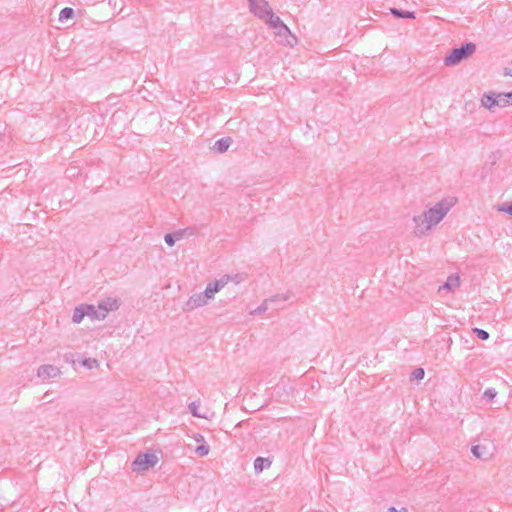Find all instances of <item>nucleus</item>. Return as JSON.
<instances>
[{
  "mask_svg": "<svg viewBox=\"0 0 512 512\" xmlns=\"http://www.w3.org/2000/svg\"><path fill=\"white\" fill-rule=\"evenodd\" d=\"M289 299V296L288 295H285V294H281V295H274L270 298H268L267 300H269V302H274V301H287Z\"/></svg>",
  "mask_w": 512,
  "mask_h": 512,
  "instance_id": "obj_32",
  "label": "nucleus"
},
{
  "mask_svg": "<svg viewBox=\"0 0 512 512\" xmlns=\"http://www.w3.org/2000/svg\"><path fill=\"white\" fill-rule=\"evenodd\" d=\"M222 277H228L229 278V283L233 282L236 285L245 280L244 274H240V273H237L235 275H227L226 274V275H223Z\"/></svg>",
  "mask_w": 512,
  "mask_h": 512,
  "instance_id": "obj_23",
  "label": "nucleus"
},
{
  "mask_svg": "<svg viewBox=\"0 0 512 512\" xmlns=\"http://www.w3.org/2000/svg\"><path fill=\"white\" fill-rule=\"evenodd\" d=\"M271 466V461L268 458L257 457L254 460V470L256 473L262 472L265 468Z\"/></svg>",
  "mask_w": 512,
  "mask_h": 512,
  "instance_id": "obj_14",
  "label": "nucleus"
},
{
  "mask_svg": "<svg viewBox=\"0 0 512 512\" xmlns=\"http://www.w3.org/2000/svg\"><path fill=\"white\" fill-rule=\"evenodd\" d=\"M207 304V301L204 299L201 293L193 294L189 297V299L185 302L183 306V310L185 312L193 311L196 308L202 307Z\"/></svg>",
  "mask_w": 512,
  "mask_h": 512,
  "instance_id": "obj_5",
  "label": "nucleus"
},
{
  "mask_svg": "<svg viewBox=\"0 0 512 512\" xmlns=\"http://www.w3.org/2000/svg\"><path fill=\"white\" fill-rule=\"evenodd\" d=\"M454 203L453 199L445 198L437 202L433 207L425 210L422 214L414 216V235L419 238L425 236L434 226L443 220L454 206Z\"/></svg>",
  "mask_w": 512,
  "mask_h": 512,
  "instance_id": "obj_1",
  "label": "nucleus"
},
{
  "mask_svg": "<svg viewBox=\"0 0 512 512\" xmlns=\"http://www.w3.org/2000/svg\"><path fill=\"white\" fill-rule=\"evenodd\" d=\"M73 16H74L73 8L65 7L59 13V21L63 22L65 20L73 18Z\"/></svg>",
  "mask_w": 512,
  "mask_h": 512,
  "instance_id": "obj_19",
  "label": "nucleus"
},
{
  "mask_svg": "<svg viewBox=\"0 0 512 512\" xmlns=\"http://www.w3.org/2000/svg\"><path fill=\"white\" fill-rule=\"evenodd\" d=\"M506 75H510V76H512V72H511V73L506 72Z\"/></svg>",
  "mask_w": 512,
  "mask_h": 512,
  "instance_id": "obj_37",
  "label": "nucleus"
},
{
  "mask_svg": "<svg viewBox=\"0 0 512 512\" xmlns=\"http://www.w3.org/2000/svg\"><path fill=\"white\" fill-rule=\"evenodd\" d=\"M112 303H114V304L111 307V311L118 309L117 300L111 299V298H108L107 300H104V301L100 302L99 303V308H100V310H103V307H106L108 309L109 306L112 305Z\"/></svg>",
  "mask_w": 512,
  "mask_h": 512,
  "instance_id": "obj_21",
  "label": "nucleus"
},
{
  "mask_svg": "<svg viewBox=\"0 0 512 512\" xmlns=\"http://www.w3.org/2000/svg\"><path fill=\"white\" fill-rule=\"evenodd\" d=\"M202 296L204 297V299L208 302L210 299H213L214 298V292L212 291V289L210 287H206V289L201 292Z\"/></svg>",
  "mask_w": 512,
  "mask_h": 512,
  "instance_id": "obj_31",
  "label": "nucleus"
},
{
  "mask_svg": "<svg viewBox=\"0 0 512 512\" xmlns=\"http://www.w3.org/2000/svg\"><path fill=\"white\" fill-rule=\"evenodd\" d=\"M164 240L167 245L173 246L175 242L177 241L176 236L174 233H168L165 235Z\"/></svg>",
  "mask_w": 512,
  "mask_h": 512,
  "instance_id": "obj_30",
  "label": "nucleus"
},
{
  "mask_svg": "<svg viewBox=\"0 0 512 512\" xmlns=\"http://www.w3.org/2000/svg\"><path fill=\"white\" fill-rule=\"evenodd\" d=\"M60 370L53 365H42L38 368L37 375L43 380L58 376Z\"/></svg>",
  "mask_w": 512,
  "mask_h": 512,
  "instance_id": "obj_7",
  "label": "nucleus"
},
{
  "mask_svg": "<svg viewBox=\"0 0 512 512\" xmlns=\"http://www.w3.org/2000/svg\"><path fill=\"white\" fill-rule=\"evenodd\" d=\"M497 395V391L494 388H488L485 390L483 397L487 400H493Z\"/></svg>",
  "mask_w": 512,
  "mask_h": 512,
  "instance_id": "obj_27",
  "label": "nucleus"
},
{
  "mask_svg": "<svg viewBox=\"0 0 512 512\" xmlns=\"http://www.w3.org/2000/svg\"><path fill=\"white\" fill-rule=\"evenodd\" d=\"M158 462V457L154 453L139 454L132 462V470L142 472L153 467Z\"/></svg>",
  "mask_w": 512,
  "mask_h": 512,
  "instance_id": "obj_3",
  "label": "nucleus"
},
{
  "mask_svg": "<svg viewBox=\"0 0 512 512\" xmlns=\"http://www.w3.org/2000/svg\"><path fill=\"white\" fill-rule=\"evenodd\" d=\"M173 233L175 234L176 239L180 240L185 236H192L194 234V231L192 228H184V229H179Z\"/></svg>",
  "mask_w": 512,
  "mask_h": 512,
  "instance_id": "obj_20",
  "label": "nucleus"
},
{
  "mask_svg": "<svg viewBox=\"0 0 512 512\" xmlns=\"http://www.w3.org/2000/svg\"><path fill=\"white\" fill-rule=\"evenodd\" d=\"M274 30H275V34L277 36H279V37H289L291 40L296 42V37L294 35H292L290 29L288 28V26L285 23L282 24V27L274 28Z\"/></svg>",
  "mask_w": 512,
  "mask_h": 512,
  "instance_id": "obj_16",
  "label": "nucleus"
},
{
  "mask_svg": "<svg viewBox=\"0 0 512 512\" xmlns=\"http://www.w3.org/2000/svg\"><path fill=\"white\" fill-rule=\"evenodd\" d=\"M268 302L269 300H264L260 306H258L255 310L251 312V314H261L268 310Z\"/></svg>",
  "mask_w": 512,
  "mask_h": 512,
  "instance_id": "obj_26",
  "label": "nucleus"
},
{
  "mask_svg": "<svg viewBox=\"0 0 512 512\" xmlns=\"http://www.w3.org/2000/svg\"><path fill=\"white\" fill-rule=\"evenodd\" d=\"M194 440L198 443H205L204 436L199 433L195 434Z\"/></svg>",
  "mask_w": 512,
  "mask_h": 512,
  "instance_id": "obj_33",
  "label": "nucleus"
},
{
  "mask_svg": "<svg viewBox=\"0 0 512 512\" xmlns=\"http://www.w3.org/2000/svg\"><path fill=\"white\" fill-rule=\"evenodd\" d=\"M286 43H287V45H289V46H293V42H292L291 40H289V39H287V40H286Z\"/></svg>",
  "mask_w": 512,
  "mask_h": 512,
  "instance_id": "obj_36",
  "label": "nucleus"
},
{
  "mask_svg": "<svg viewBox=\"0 0 512 512\" xmlns=\"http://www.w3.org/2000/svg\"><path fill=\"white\" fill-rule=\"evenodd\" d=\"M231 144L232 139L230 137L221 138L215 142L213 149L219 153H224L229 149Z\"/></svg>",
  "mask_w": 512,
  "mask_h": 512,
  "instance_id": "obj_10",
  "label": "nucleus"
},
{
  "mask_svg": "<svg viewBox=\"0 0 512 512\" xmlns=\"http://www.w3.org/2000/svg\"><path fill=\"white\" fill-rule=\"evenodd\" d=\"M471 452L478 459L488 460L491 457V453L487 451V448L480 444L474 445L471 448Z\"/></svg>",
  "mask_w": 512,
  "mask_h": 512,
  "instance_id": "obj_9",
  "label": "nucleus"
},
{
  "mask_svg": "<svg viewBox=\"0 0 512 512\" xmlns=\"http://www.w3.org/2000/svg\"><path fill=\"white\" fill-rule=\"evenodd\" d=\"M460 285V278L456 274H451L447 280L439 286L438 291L441 292L442 290L452 291L454 288L458 287Z\"/></svg>",
  "mask_w": 512,
  "mask_h": 512,
  "instance_id": "obj_8",
  "label": "nucleus"
},
{
  "mask_svg": "<svg viewBox=\"0 0 512 512\" xmlns=\"http://www.w3.org/2000/svg\"><path fill=\"white\" fill-rule=\"evenodd\" d=\"M266 23L271 27L272 29L277 27H282V24L284 23L280 17L276 16L273 11L269 16L265 19Z\"/></svg>",
  "mask_w": 512,
  "mask_h": 512,
  "instance_id": "obj_17",
  "label": "nucleus"
},
{
  "mask_svg": "<svg viewBox=\"0 0 512 512\" xmlns=\"http://www.w3.org/2000/svg\"><path fill=\"white\" fill-rule=\"evenodd\" d=\"M199 406H200V402L198 401H193L189 404L188 408H189V411L190 413L194 416V417H198V418H207L206 415L204 414H201L199 412Z\"/></svg>",
  "mask_w": 512,
  "mask_h": 512,
  "instance_id": "obj_18",
  "label": "nucleus"
},
{
  "mask_svg": "<svg viewBox=\"0 0 512 512\" xmlns=\"http://www.w3.org/2000/svg\"><path fill=\"white\" fill-rule=\"evenodd\" d=\"M498 211L512 215V202L498 206Z\"/></svg>",
  "mask_w": 512,
  "mask_h": 512,
  "instance_id": "obj_28",
  "label": "nucleus"
},
{
  "mask_svg": "<svg viewBox=\"0 0 512 512\" xmlns=\"http://www.w3.org/2000/svg\"><path fill=\"white\" fill-rule=\"evenodd\" d=\"M249 8L261 20H265L273 11L266 0H253L249 3Z\"/></svg>",
  "mask_w": 512,
  "mask_h": 512,
  "instance_id": "obj_4",
  "label": "nucleus"
},
{
  "mask_svg": "<svg viewBox=\"0 0 512 512\" xmlns=\"http://www.w3.org/2000/svg\"><path fill=\"white\" fill-rule=\"evenodd\" d=\"M481 102L485 108L492 110L493 108L496 107V93L495 92L485 93L481 99Z\"/></svg>",
  "mask_w": 512,
  "mask_h": 512,
  "instance_id": "obj_11",
  "label": "nucleus"
},
{
  "mask_svg": "<svg viewBox=\"0 0 512 512\" xmlns=\"http://www.w3.org/2000/svg\"><path fill=\"white\" fill-rule=\"evenodd\" d=\"M390 12L396 18L414 19L416 17L415 16V12H413V11H403V10L398 9V8H391Z\"/></svg>",
  "mask_w": 512,
  "mask_h": 512,
  "instance_id": "obj_15",
  "label": "nucleus"
},
{
  "mask_svg": "<svg viewBox=\"0 0 512 512\" xmlns=\"http://www.w3.org/2000/svg\"><path fill=\"white\" fill-rule=\"evenodd\" d=\"M387 512H401L399 510H397L395 507H390Z\"/></svg>",
  "mask_w": 512,
  "mask_h": 512,
  "instance_id": "obj_35",
  "label": "nucleus"
},
{
  "mask_svg": "<svg viewBox=\"0 0 512 512\" xmlns=\"http://www.w3.org/2000/svg\"><path fill=\"white\" fill-rule=\"evenodd\" d=\"M87 311L85 309V304H81L74 309L72 315V321L76 324L80 323L85 316H87Z\"/></svg>",
  "mask_w": 512,
  "mask_h": 512,
  "instance_id": "obj_13",
  "label": "nucleus"
},
{
  "mask_svg": "<svg viewBox=\"0 0 512 512\" xmlns=\"http://www.w3.org/2000/svg\"><path fill=\"white\" fill-rule=\"evenodd\" d=\"M474 333L481 340H487L489 338V333L483 329L475 328Z\"/></svg>",
  "mask_w": 512,
  "mask_h": 512,
  "instance_id": "obj_29",
  "label": "nucleus"
},
{
  "mask_svg": "<svg viewBox=\"0 0 512 512\" xmlns=\"http://www.w3.org/2000/svg\"><path fill=\"white\" fill-rule=\"evenodd\" d=\"M112 306L113 304L110 305L108 309L103 307V310H100L99 306L95 307L94 305L85 304V309L88 312L87 316L92 320H103L106 318L108 312L111 311Z\"/></svg>",
  "mask_w": 512,
  "mask_h": 512,
  "instance_id": "obj_6",
  "label": "nucleus"
},
{
  "mask_svg": "<svg viewBox=\"0 0 512 512\" xmlns=\"http://www.w3.org/2000/svg\"><path fill=\"white\" fill-rule=\"evenodd\" d=\"M425 371L423 368H415L411 374L412 379L422 380L424 378Z\"/></svg>",
  "mask_w": 512,
  "mask_h": 512,
  "instance_id": "obj_25",
  "label": "nucleus"
},
{
  "mask_svg": "<svg viewBox=\"0 0 512 512\" xmlns=\"http://www.w3.org/2000/svg\"><path fill=\"white\" fill-rule=\"evenodd\" d=\"M476 51V45L472 42H468L459 48L451 50L450 54L444 58V64L446 66H456L463 60L469 58Z\"/></svg>",
  "mask_w": 512,
  "mask_h": 512,
  "instance_id": "obj_2",
  "label": "nucleus"
},
{
  "mask_svg": "<svg viewBox=\"0 0 512 512\" xmlns=\"http://www.w3.org/2000/svg\"><path fill=\"white\" fill-rule=\"evenodd\" d=\"M504 95L505 93H496V107L508 106Z\"/></svg>",
  "mask_w": 512,
  "mask_h": 512,
  "instance_id": "obj_24",
  "label": "nucleus"
},
{
  "mask_svg": "<svg viewBox=\"0 0 512 512\" xmlns=\"http://www.w3.org/2000/svg\"><path fill=\"white\" fill-rule=\"evenodd\" d=\"M228 283H229V278L221 276L219 279L215 280L214 282L208 283V287H210L215 294V293L219 292L221 289H223Z\"/></svg>",
  "mask_w": 512,
  "mask_h": 512,
  "instance_id": "obj_12",
  "label": "nucleus"
},
{
  "mask_svg": "<svg viewBox=\"0 0 512 512\" xmlns=\"http://www.w3.org/2000/svg\"><path fill=\"white\" fill-rule=\"evenodd\" d=\"M504 96L506 98L507 105H512V92H506Z\"/></svg>",
  "mask_w": 512,
  "mask_h": 512,
  "instance_id": "obj_34",
  "label": "nucleus"
},
{
  "mask_svg": "<svg viewBox=\"0 0 512 512\" xmlns=\"http://www.w3.org/2000/svg\"><path fill=\"white\" fill-rule=\"evenodd\" d=\"M248 1H249V3H250V2H252L253 0H248Z\"/></svg>",
  "mask_w": 512,
  "mask_h": 512,
  "instance_id": "obj_38",
  "label": "nucleus"
},
{
  "mask_svg": "<svg viewBox=\"0 0 512 512\" xmlns=\"http://www.w3.org/2000/svg\"><path fill=\"white\" fill-rule=\"evenodd\" d=\"M209 451H210V447L206 443H203V444L197 446L195 449V453L200 457L206 456L209 453Z\"/></svg>",
  "mask_w": 512,
  "mask_h": 512,
  "instance_id": "obj_22",
  "label": "nucleus"
}]
</instances>
